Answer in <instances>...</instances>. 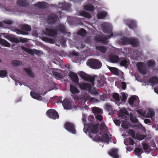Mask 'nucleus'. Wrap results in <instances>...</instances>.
<instances>
[{"mask_svg": "<svg viewBox=\"0 0 158 158\" xmlns=\"http://www.w3.org/2000/svg\"><path fill=\"white\" fill-rule=\"evenodd\" d=\"M10 64L11 65L15 67H16L22 65V62L18 60H12L10 61Z\"/></svg>", "mask_w": 158, "mask_h": 158, "instance_id": "2eb2a0df", "label": "nucleus"}, {"mask_svg": "<svg viewBox=\"0 0 158 158\" xmlns=\"http://www.w3.org/2000/svg\"><path fill=\"white\" fill-rule=\"evenodd\" d=\"M20 28L22 30H24L27 31H30L31 30V28L30 26L28 25H24L21 26Z\"/></svg>", "mask_w": 158, "mask_h": 158, "instance_id": "393cba45", "label": "nucleus"}, {"mask_svg": "<svg viewBox=\"0 0 158 158\" xmlns=\"http://www.w3.org/2000/svg\"><path fill=\"white\" fill-rule=\"evenodd\" d=\"M136 139L138 140H141L144 139L146 136L144 135H139L136 134L135 135Z\"/></svg>", "mask_w": 158, "mask_h": 158, "instance_id": "c756f323", "label": "nucleus"}, {"mask_svg": "<svg viewBox=\"0 0 158 158\" xmlns=\"http://www.w3.org/2000/svg\"><path fill=\"white\" fill-rule=\"evenodd\" d=\"M96 118H103L102 115L101 114H97L95 115Z\"/></svg>", "mask_w": 158, "mask_h": 158, "instance_id": "052dcab7", "label": "nucleus"}, {"mask_svg": "<svg viewBox=\"0 0 158 158\" xmlns=\"http://www.w3.org/2000/svg\"><path fill=\"white\" fill-rule=\"evenodd\" d=\"M150 81L153 84H156L158 82V79L156 77H154L150 80Z\"/></svg>", "mask_w": 158, "mask_h": 158, "instance_id": "4c0bfd02", "label": "nucleus"}, {"mask_svg": "<svg viewBox=\"0 0 158 158\" xmlns=\"http://www.w3.org/2000/svg\"><path fill=\"white\" fill-rule=\"evenodd\" d=\"M6 75V72L5 70H2L0 71V77H4Z\"/></svg>", "mask_w": 158, "mask_h": 158, "instance_id": "49530a36", "label": "nucleus"}, {"mask_svg": "<svg viewBox=\"0 0 158 158\" xmlns=\"http://www.w3.org/2000/svg\"><path fill=\"white\" fill-rule=\"evenodd\" d=\"M129 41L131 44L134 46H136L138 44V42L136 40L130 39L129 40Z\"/></svg>", "mask_w": 158, "mask_h": 158, "instance_id": "72a5a7b5", "label": "nucleus"}, {"mask_svg": "<svg viewBox=\"0 0 158 158\" xmlns=\"http://www.w3.org/2000/svg\"><path fill=\"white\" fill-rule=\"evenodd\" d=\"M127 41V38H124L121 40L119 42V44L120 45H124L126 44Z\"/></svg>", "mask_w": 158, "mask_h": 158, "instance_id": "a19ab883", "label": "nucleus"}, {"mask_svg": "<svg viewBox=\"0 0 158 158\" xmlns=\"http://www.w3.org/2000/svg\"><path fill=\"white\" fill-rule=\"evenodd\" d=\"M79 74L80 77L84 80H87L89 78V81L91 82L93 85H94V78L93 77L89 78L87 76V75L86 73L82 72H80L79 73Z\"/></svg>", "mask_w": 158, "mask_h": 158, "instance_id": "9d476101", "label": "nucleus"}, {"mask_svg": "<svg viewBox=\"0 0 158 158\" xmlns=\"http://www.w3.org/2000/svg\"><path fill=\"white\" fill-rule=\"evenodd\" d=\"M52 74L57 79H60L62 78V75L57 72H53Z\"/></svg>", "mask_w": 158, "mask_h": 158, "instance_id": "473e14b6", "label": "nucleus"}, {"mask_svg": "<svg viewBox=\"0 0 158 158\" xmlns=\"http://www.w3.org/2000/svg\"><path fill=\"white\" fill-rule=\"evenodd\" d=\"M84 8L88 11H91L94 10V8L93 6L91 5H88L85 6Z\"/></svg>", "mask_w": 158, "mask_h": 158, "instance_id": "7c9ffc66", "label": "nucleus"}, {"mask_svg": "<svg viewBox=\"0 0 158 158\" xmlns=\"http://www.w3.org/2000/svg\"><path fill=\"white\" fill-rule=\"evenodd\" d=\"M24 70L27 73L28 75L30 77H35L34 74L29 69H24Z\"/></svg>", "mask_w": 158, "mask_h": 158, "instance_id": "2f4dec72", "label": "nucleus"}, {"mask_svg": "<svg viewBox=\"0 0 158 158\" xmlns=\"http://www.w3.org/2000/svg\"><path fill=\"white\" fill-rule=\"evenodd\" d=\"M96 49L97 50L99 51L102 53H104L106 51V48L102 46H98Z\"/></svg>", "mask_w": 158, "mask_h": 158, "instance_id": "e433bc0d", "label": "nucleus"}, {"mask_svg": "<svg viewBox=\"0 0 158 158\" xmlns=\"http://www.w3.org/2000/svg\"><path fill=\"white\" fill-rule=\"evenodd\" d=\"M82 99L86 100H90L92 102H95L97 101V100L93 98H90V96L89 94H84L83 95V97H82Z\"/></svg>", "mask_w": 158, "mask_h": 158, "instance_id": "f3484780", "label": "nucleus"}, {"mask_svg": "<svg viewBox=\"0 0 158 158\" xmlns=\"http://www.w3.org/2000/svg\"><path fill=\"white\" fill-rule=\"evenodd\" d=\"M16 32L18 34H21L22 35L28 34L27 32H24L19 30H16Z\"/></svg>", "mask_w": 158, "mask_h": 158, "instance_id": "3c124183", "label": "nucleus"}, {"mask_svg": "<svg viewBox=\"0 0 158 158\" xmlns=\"http://www.w3.org/2000/svg\"><path fill=\"white\" fill-rule=\"evenodd\" d=\"M107 14V13L105 12H101L98 14V18L99 19H103L106 16Z\"/></svg>", "mask_w": 158, "mask_h": 158, "instance_id": "c85d7f7f", "label": "nucleus"}, {"mask_svg": "<svg viewBox=\"0 0 158 158\" xmlns=\"http://www.w3.org/2000/svg\"><path fill=\"white\" fill-rule=\"evenodd\" d=\"M42 40L46 42H48L50 43H53V41L51 39H48L47 37H44L42 38Z\"/></svg>", "mask_w": 158, "mask_h": 158, "instance_id": "58836bf2", "label": "nucleus"}, {"mask_svg": "<svg viewBox=\"0 0 158 158\" xmlns=\"http://www.w3.org/2000/svg\"><path fill=\"white\" fill-rule=\"evenodd\" d=\"M118 150L116 148H113L111 149L109 152V155L113 158H119L118 155Z\"/></svg>", "mask_w": 158, "mask_h": 158, "instance_id": "9b49d317", "label": "nucleus"}, {"mask_svg": "<svg viewBox=\"0 0 158 158\" xmlns=\"http://www.w3.org/2000/svg\"><path fill=\"white\" fill-rule=\"evenodd\" d=\"M138 99L134 97H131L129 100V103L131 105H133L134 103L138 102Z\"/></svg>", "mask_w": 158, "mask_h": 158, "instance_id": "5701e85b", "label": "nucleus"}, {"mask_svg": "<svg viewBox=\"0 0 158 158\" xmlns=\"http://www.w3.org/2000/svg\"><path fill=\"white\" fill-rule=\"evenodd\" d=\"M130 124L127 121L123 122L121 124L122 127L126 129L128 128L129 127H130Z\"/></svg>", "mask_w": 158, "mask_h": 158, "instance_id": "cd10ccee", "label": "nucleus"}, {"mask_svg": "<svg viewBox=\"0 0 158 158\" xmlns=\"http://www.w3.org/2000/svg\"><path fill=\"white\" fill-rule=\"evenodd\" d=\"M103 31L104 33H111V27L108 23H105L102 25Z\"/></svg>", "mask_w": 158, "mask_h": 158, "instance_id": "1a4fd4ad", "label": "nucleus"}, {"mask_svg": "<svg viewBox=\"0 0 158 158\" xmlns=\"http://www.w3.org/2000/svg\"><path fill=\"white\" fill-rule=\"evenodd\" d=\"M100 129H105L106 127V126L105 123H102L100 124Z\"/></svg>", "mask_w": 158, "mask_h": 158, "instance_id": "6e6d98bb", "label": "nucleus"}, {"mask_svg": "<svg viewBox=\"0 0 158 158\" xmlns=\"http://www.w3.org/2000/svg\"><path fill=\"white\" fill-rule=\"evenodd\" d=\"M128 24L129 25V27L131 28H133V27L131 26V24H133L134 27H135V23L131 21H130V23H129Z\"/></svg>", "mask_w": 158, "mask_h": 158, "instance_id": "0e129e2a", "label": "nucleus"}, {"mask_svg": "<svg viewBox=\"0 0 158 158\" xmlns=\"http://www.w3.org/2000/svg\"><path fill=\"white\" fill-rule=\"evenodd\" d=\"M113 36V35H112V34H111V35H108L106 36L105 37V38H102L99 36H98L96 37L95 40L97 42H101L104 44H106L107 42V39L110 38Z\"/></svg>", "mask_w": 158, "mask_h": 158, "instance_id": "6e6552de", "label": "nucleus"}, {"mask_svg": "<svg viewBox=\"0 0 158 158\" xmlns=\"http://www.w3.org/2000/svg\"><path fill=\"white\" fill-rule=\"evenodd\" d=\"M132 122L134 123H137L138 121V119H130Z\"/></svg>", "mask_w": 158, "mask_h": 158, "instance_id": "338daca9", "label": "nucleus"}, {"mask_svg": "<svg viewBox=\"0 0 158 158\" xmlns=\"http://www.w3.org/2000/svg\"><path fill=\"white\" fill-rule=\"evenodd\" d=\"M121 94V96L122 97L121 100L122 101H125V99L127 98V96L126 94Z\"/></svg>", "mask_w": 158, "mask_h": 158, "instance_id": "13d9d810", "label": "nucleus"}, {"mask_svg": "<svg viewBox=\"0 0 158 158\" xmlns=\"http://www.w3.org/2000/svg\"><path fill=\"white\" fill-rule=\"evenodd\" d=\"M61 31L64 32L65 31V28L63 25H61V27L59 29Z\"/></svg>", "mask_w": 158, "mask_h": 158, "instance_id": "774afa93", "label": "nucleus"}, {"mask_svg": "<svg viewBox=\"0 0 158 158\" xmlns=\"http://www.w3.org/2000/svg\"><path fill=\"white\" fill-rule=\"evenodd\" d=\"M119 116L123 118H134L133 114L131 113L129 114L126 109L124 108H122L120 110L119 113Z\"/></svg>", "mask_w": 158, "mask_h": 158, "instance_id": "20e7f679", "label": "nucleus"}, {"mask_svg": "<svg viewBox=\"0 0 158 158\" xmlns=\"http://www.w3.org/2000/svg\"><path fill=\"white\" fill-rule=\"evenodd\" d=\"M122 87L123 89H124L126 87V83L125 82H122Z\"/></svg>", "mask_w": 158, "mask_h": 158, "instance_id": "69168bd1", "label": "nucleus"}, {"mask_svg": "<svg viewBox=\"0 0 158 158\" xmlns=\"http://www.w3.org/2000/svg\"><path fill=\"white\" fill-rule=\"evenodd\" d=\"M106 109L108 111H111L112 110V108L111 106L108 104L106 105Z\"/></svg>", "mask_w": 158, "mask_h": 158, "instance_id": "5fc2aeb1", "label": "nucleus"}, {"mask_svg": "<svg viewBox=\"0 0 158 158\" xmlns=\"http://www.w3.org/2000/svg\"><path fill=\"white\" fill-rule=\"evenodd\" d=\"M34 5L37 9H44L46 6V3L45 2H40Z\"/></svg>", "mask_w": 158, "mask_h": 158, "instance_id": "aec40b11", "label": "nucleus"}, {"mask_svg": "<svg viewBox=\"0 0 158 158\" xmlns=\"http://www.w3.org/2000/svg\"><path fill=\"white\" fill-rule=\"evenodd\" d=\"M128 62L126 60H124L120 62V65L121 66H126Z\"/></svg>", "mask_w": 158, "mask_h": 158, "instance_id": "603ef678", "label": "nucleus"}, {"mask_svg": "<svg viewBox=\"0 0 158 158\" xmlns=\"http://www.w3.org/2000/svg\"><path fill=\"white\" fill-rule=\"evenodd\" d=\"M3 22L5 23L8 24H11L13 23V22L12 21L9 20H6L4 21Z\"/></svg>", "mask_w": 158, "mask_h": 158, "instance_id": "4d7b16f0", "label": "nucleus"}, {"mask_svg": "<svg viewBox=\"0 0 158 158\" xmlns=\"http://www.w3.org/2000/svg\"><path fill=\"white\" fill-rule=\"evenodd\" d=\"M18 3L22 6H24L26 4V1L24 0H18Z\"/></svg>", "mask_w": 158, "mask_h": 158, "instance_id": "a18cd8bd", "label": "nucleus"}, {"mask_svg": "<svg viewBox=\"0 0 158 158\" xmlns=\"http://www.w3.org/2000/svg\"><path fill=\"white\" fill-rule=\"evenodd\" d=\"M110 60L113 63H116L120 61V59L119 58L118 56L115 55H112L110 56Z\"/></svg>", "mask_w": 158, "mask_h": 158, "instance_id": "a211bd4d", "label": "nucleus"}, {"mask_svg": "<svg viewBox=\"0 0 158 158\" xmlns=\"http://www.w3.org/2000/svg\"><path fill=\"white\" fill-rule=\"evenodd\" d=\"M88 64L90 67L93 69H99L101 67V63L98 60L95 59L89 60Z\"/></svg>", "mask_w": 158, "mask_h": 158, "instance_id": "f03ea898", "label": "nucleus"}, {"mask_svg": "<svg viewBox=\"0 0 158 158\" xmlns=\"http://www.w3.org/2000/svg\"><path fill=\"white\" fill-rule=\"evenodd\" d=\"M137 66L140 72L141 73L143 74L142 72L144 67L143 64L142 63H139L137 64Z\"/></svg>", "mask_w": 158, "mask_h": 158, "instance_id": "a878e982", "label": "nucleus"}, {"mask_svg": "<svg viewBox=\"0 0 158 158\" xmlns=\"http://www.w3.org/2000/svg\"><path fill=\"white\" fill-rule=\"evenodd\" d=\"M142 152L141 149L139 148H136L134 150V153L136 155L140 154L141 153H142Z\"/></svg>", "mask_w": 158, "mask_h": 158, "instance_id": "79ce46f5", "label": "nucleus"}, {"mask_svg": "<svg viewBox=\"0 0 158 158\" xmlns=\"http://www.w3.org/2000/svg\"><path fill=\"white\" fill-rule=\"evenodd\" d=\"M83 15L84 16L87 18H90V15L88 13L84 12L83 13Z\"/></svg>", "mask_w": 158, "mask_h": 158, "instance_id": "e2e57ef3", "label": "nucleus"}, {"mask_svg": "<svg viewBox=\"0 0 158 158\" xmlns=\"http://www.w3.org/2000/svg\"><path fill=\"white\" fill-rule=\"evenodd\" d=\"M64 127L67 130L71 133L74 134H76L75 127L73 123L69 122H66L64 124Z\"/></svg>", "mask_w": 158, "mask_h": 158, "instance_id": "7ed1b4c3", "label": "nucleus"}, {"mask_svg": "<svg viewBox=\"0 0 158 158\" xmlns=\"http://www.w3.org/2000/svg\"><path fill=\"white\" fill-rule=\"evenodd\" d=\"M113 121L114 123L117 126H119L121 123V121L119 120V119H113Z\"/></svg>", "mask_w": 158, "mask_h": 158, "instance_id": "8fccbe9b", "label": "nucleus"}, {"mask_svg": "<svg viewBox=\"0 0 158 158\" xmlns=\"http://www.w3.org/2000/svg\"><path fill=\"white\" fill-rule=\"evenodd\" d=\"M142 146L144 150H146L149 148V145L146 143H144L142 144Z\"/></svg>", "mask_w": 158, "mask_h": 158, "instance_id": "864d4df0", "label": "nucleus"}, {"mask_svg": "<svg viewBox=\"0 0 158 158\" xmlns=\"http://www.w3.org/2000/svg\"><path fill=\"white\" fill-rule=\"evenodd\" d=\"M129 144L133 145L134 144L135 142L133 139L131 138L129 139Z\"/></svg>", "mask_w": 158, "mask_h": 158, "instance_id": "680f3d73", "label": "nucleus"}, {"mask_svg": "<svg viewBox=\"0 0 158 158\" xmlns=\"http://www.w3.org/2000/svg\"><path fill=\"white\" fill-rule=\"evenodd\" d=\"M47 114L50 118H58L59 117L57 113L54 110H48L47 112Z\"/></svg>", "mask_w": 158, "mask_h": 158, "instance_id": "0eeeda50", "label": "nucleus"}, {"mask_svg": "<svg viewBox=\"0 0 158 158\" xmlns=\"http://www.w3.org/2000/svg\"><path fill=\"white\" fill-rule=\"evenodd\" d=\"M31 96L34 99H37L38 100L41 101L42 100V98L39 94L31 92L30 93Z\"/></svg>", "mask_w": 158, "mask_h": 158, "instance_id": "dca6fc26", "label": "nucleus"}, {"mask_svg": "<svg viewBox=\"0 0 158 158\" xmlns=\"http://www.w3.org/2000/svg\"><path fill=\"white\" fill-rule=\"evenodd\" d=\"M113 97L117 101V102H116V103L118 105V106L119 105V104L117 103V102L119 100V95L117 93L114 94L113 95Z\"/></svg>", "mask_w": 158, "mask_h": 158, "instance_id": "c03bdc74", "label": "nucleus"}, {"mask_svg": "<svg viewBox=\"0 0 158 158\" xmlns=\"http://www.w3.org/2000/svg\"><path fill=\"white\" fill-rule=\"evenodd\" d=\"M102 119H82L84 126L83 131L85 133L88 131L89 137L94 140H97L109 143L110 137L107 133L103 135L101 137L97 135L98 132L99 123Z\"/></svg>", "mask_w": 158, "mask_h": 158, "instance_id": "f257e3e1", "label": "nucleus"}, {"mask_svg": "<svg viewBox=\"0 0 158 158\" xmlns=\"http://www.w3.org/2000/svg\"><path fill=\"white\" fill-rule=\"evenodd\" d=\"M70 91L73 94H76L79 93L78 89L73 85H70Z\"/></svg>", "mask_w": 158, "mask_h": 158, "instance_id": "4be33fe9", "label": "nucleus"}, {"mask_svg": "<svg viewBox=\"0 0 158 158\" xmlns=\"http://www.w3.org/2000/svg\"><path fill=\"white\" fill-rule=\"evenodd\" d=\"M61 4H62V6L64 7V9H67L71 6L69 4H64L60 3L59 5H60Z\"/></svg>", "mask_w": 158, "mask_h": 158, "instance_id": "de8ad7c7", "label": "nucleus"}, {"mask_svg": "<svg viewBox=\"0 0 158 158\" xmlns=\"http://www.w3.org/2000/svg\"><path fill=\"white\" fill-rule=\"evenodd\" d=\"M128 134L131 135L133 138L135 137V132L133 130L129 129L128 132Z\"/></svg>", "mask_w": 158, "mask_h": 158, "instance_id": "ea45409f", "label": "nucleus"}, {"mask_svg": "<svg viewBox=\"0 0 158 158\" xmlns=\"http://www.w3.org/2000/svg\"><path fill=\"white\" fill-rule=\"evenodd\" d=\"M21 48L23 50H24L27 52L32 55H33L34 54L38 55H41L43 54L42 51L36 50V49H33V50H31L26 48L23 46H22L21 47Z\"/></svg>", "mask_w": 158, "mask_h": 158, "instance_id": "39448f33", "label": "nucleus"}, {"mask_svg": "<svg viewBox=\"0 0 158 158\" xmlns=\"http://www.w3.org/2000/svg\"><path fill=\"white\" fill-rule=\"evenodd\" d=\"M62 104L65 109L69 110L72 108V102L70 100L67 98H65L63 101Z\"/></svg>", "mask_w": 158, "mask_h": 158, "instance_id": "423d86ee", "label": "nucleus"}, {"mask_svg": "<svg viewBox=\"0 0 158 158\" xmlns=\"http://www.w3.org/2000/svg\"><path fill=\"white\" fill-rule=\"evenodd\" d=\"M111 71H112V72H114V73L115 74H116L118 73V69L116 68H112Z\"/></svg>", "mask_w": 158, "mask_h": 158, "instance_id": "bf43d9fd", "label": "nucleus"}, {"mask_svg": "<svg viewBox=\"0 0 158 158\" xmlns=\"http://www.w3.org/2000/svg\"><path fill=\"white\" fill-rule=\"evenodd\" d=\"M57 19V16L53 14L52 16L49 17L48 19V22L50 23H54Z\"/></svg>", "mask_w": 158, "mask_h": 158, "instance_id": "412c9836", "label": "nucleus"}, {"mask_svg": "<svg viewBox=\"0 0 158 158\" xmlns=\"http://www.w3.org/2000/svg\"><path fill=\"white\" fill-rule=\"evenodd\" d=\"M154 119H144V122L145 123L150 125L153 123Z\"/></svg>", "mask_w": 158, "mask_h": 158, "instance_id": "c9c22d12", "label": "nucleus"}, {"mask_svg": "<svg viewBox=\"0 0 158 158\" xmlns=\"http://www.w3.org/2000/svg\"><path fill=\"white\" fill-rule=\"evenodd\" d=\"M0 44H2L7 47H10V44L5 40L0 38Z\"/></svg>", "mask_w": 158, "mask_h": 158, "instance_id": "bb28decb", "label": "nucleus"}, {"mask_svg": "<svg viewBox=\"0 0 158 158\" xmlns=\"http://www.w3.org/2000/svg\"><path fill=\"white\" fill-rule=\"evenodd\" d=\"M78 34L84 36L86 34V31L84 29H81L79 31Z\"/></svg>", "mask_w": 158, "mask_h": 158, "instance_id": "37998d69", "label": "nucleus"}, {"mask_svg": "<svg viewBox=\"0 0 158 158\" xmlns=\"http://www.w3.org/2000/svg\"><path fill=\"white\" fill-rule=\"evenodd\" d=\"M10 41L12 42L18 43L19 42H25L26 41V39L22 37H12L11 38Z\"/></svg>", "mask_w": 158, "mask_h": 158, "instance_id": "4468645a", "label": "nucleus"}, {"mask_svg": "<svg viewBox=\"0 0 158 158\" xmlns=\"http://www.w3.org/2000/svg\"><path fill=\"white\" fill-rule=\"evenodd\" d=\"M154 115V112L152 110H150L148 111L147 114L146 115L143 114V115L144 117L149 118H152Z\"/></svg>", "mask_w": 158, "mask_h": 158, "instance_id": "b1692460", "label": "nucleus"}, {"mask_svg": "<svg viewBox=\"0 0 158 158\" xmlns=\"http://www.w3.org/2000/svg\"><path fill=\"white\" fill-rule=\"evenodd\" d=\"M77 84L78 85L79 87L81 89H89L90 87V85L86 83H82L80 84L78 83Z\"/></svg>", "mask_w": 158, "mask_h": 158, "instance_id": "6ab92c4d", "label": "nucleus"}, {"mask_svg": "<svg viewBox=\"0 0 158 158\" xmlns=\"http://www.w3.org/2000/svg\"><path fill=\"white\" fill-rule=\"evenodd\" d=\"M92 111L94 113H100L101 112V110L97 107H93L92 108Z\"/></svg>", "mask_w": 158, "mask_h": 158, "instance_id": "09e8293b", "label": "nucleus"}, {"mask_svg": "<svg viewBox=\"0 0 158 158\" xmlns=\"http://www.w3.org/2000/svg\"><path fill=\"white\" fill-rule=\"evenodd\" d=\"M44 33L47 35L52 37L56 34V32L55 31L48 29H46L45 31H44Z\"/></svg>", "mask_w": 158, "mask_h": 158, "instance_id": "ddd939ff", "label": "nucleus"}, {"mask_svg": "<svg viewBox=\"0 0 158 158\" xmlns=\"http://www.w3.org/2000/svg\"><path fill=\"white\" fill-rule=\"evenodd\" d=\"M148 66L149 67H153L155 65L154 61L152 60H149L147 63Z\"/></svg>", "mask_w": 158, "mask_h": 158, "instance_id": "f704fd0d", "label": "nucleus"}, {"mask_svg": "<svg viewBox=\"0 0 158 158\" xmlns=\"http://www.w3.org/2000/svg\"><path fill=\"white\" fill-rule=\"evenodd\" d=\"M68 75L74 82L77 84L78 83L79 81L78 77L75 73L70 72L69 73Z\"/></svg>", "mask_w": 158, "mask_h": 158, "instance_id": "f8f14e48", "label": "nucleus"}]
</instances>
